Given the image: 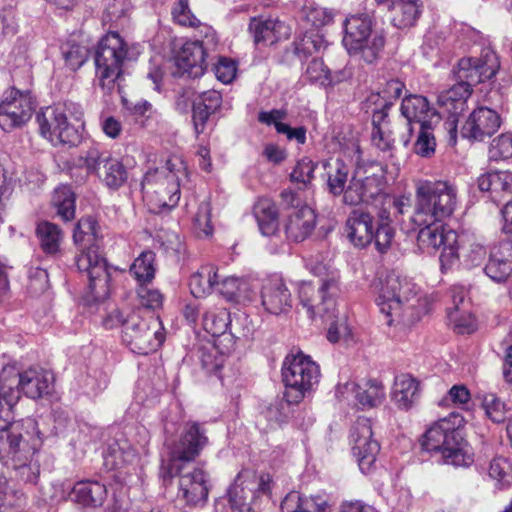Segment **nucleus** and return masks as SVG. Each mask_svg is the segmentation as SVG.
<instances>
[{
    "label": "nucleus",
    "instance_id": "obj_18",
    "mask_svg": "<svg viewBox=\"0 0 512 512\" xmlns=\"http://www.w3.org/2000/svg\"><path fill=\"white\" fill-rule=\"evenodd\" d=\"M349 444L361 472L364 474L370 473L380 451V445L373 436L370 419L359 417L355 421L351 427Z\"/></svg>",
    "mask_w": 512,
    "mask_h": 512
},
{
    "label": "nucleus",
    "instance_id": "obj_27",
    "mask_svg": "<svg viewBox=\"0 0 512 512\" xmlns=\"http://www.w3.org/2000/svg\"><path fill=\"white\" fill-rule=\"evenodd\" d=\"M485 274L495 282H504L512 275V242L495 245L484 268Z\"/></svg>",
    "mask_w": 512,
    "mask_h": 512
},
{
    "label": "nucleus",
    "instance_id": "obj_58",
    "mask_svg": "<svg viewBox=\"0 0 512 512\" xmlns=\"http://www.w3.org/2000/svg\"><path fill=\"white\" fill-rule=\"evenodd\" d=\"M482 407L487 417L493 422L500 423L504 421L506 406L495 394H486L482 400Z\"/></svg>",
    "mask_w": 512,
    "mask_h": 512
},
{
    "label": "nucleus",
    "instance_id": "obj_15",
    "mask_svg": "<svg viewBox=\"0 0 512 512\" xmlns=\"http://www.w3.org/2000/svg\"><path fill=\"white\" fill-rule=\"evenodd\" d=\"M415 295L414 284L406 278L389 275L381 284L376 298L382 314L387 317V324L391 325L396 319H401L403 307Z\"/></svg>",
    "mask_w": 512,
    "mask_h": 512
},
{
    "label": "nucleus",
    "instance_id": "obj_38",
    "mask_svg": "<svg viewBox=\"0 0 512 512\" xmlns=\"http://www.w3.org/2000/svg\"><path fill=\"white\" fill-rule=\"evenodd\" d=\"M421 14L420 0H398L392 7V23L399 29L413 26Z\"/></svg>",
    "mask_w": 512,
    "mask_h": 512
},
{
    "label": "nucleus",
    "instance_id": "obj_60",
    "mask_svg": "<svg viewBox=\"0 0 512 512\" xmlns=\"http://www.w3.org/2000/svg\"><path fill=\"white\" fill-rule=\"evenodd\" d=\"M395 229L391 225L378 224L376 231L373 230V241L375 248L380 253H386L395 238Z\"/></svg>",
    "mask_w": 512,
    "mask_h": 512
},
{
    "label": "nucleus",
    "instance_id": "obj_37",
    "mask_svg": "<svg viewBox=\"0 0 512 512\" xmlns=\"http://www.w3.org/2000/svg\"><path fill=\"white\" fill-rule=\"evenodd\" d=\"M26 504L24 493L6 477L0 476V512H22Z\"/></svg>",
    "mask_w": 512,
    "mask_h": 512
},
{
    "label": "nucleus",
    "instance_id": "obj_32",
    "mask_svg": "<svg viewBox=\"0 0 512 512\" xmlns=\"http://www.w3.org/2000/svg\"><path fill=\"white\" fill-rule=\"evenodd\" d=\"M478 188L481 191L490 192L492 198L499 200L506 194L512 193V172L491 171L479 176Z\"/></svg>",
    "mask_w": 512,
    "mask_h": 512
},
{
    "label": "nucleus",
    "instance_id": "obj_22",
    "mask_svg": "<svg viewBox=\"0 0 512 512\" xmlns=\"http://www.w3.org/2000/svg\"><path fill=\"white\" fill-rule=\"evenodd\" d=\"M206 57L207 48L203 41L185 42L174 57L177 68L175 73L179 76L187 75L191 78L200 77L207 66Z\"/></svg>",
    "mask_w": 512,
    "mask_h": 512
},
{
    "label": "nucleus",
    "instance_id": "obj_40",
    "mask_svg": "<svg viewBox=\"0 0 512 512\" xmlns=\"http://www.w3.org/2000/svg\"><path fill=\"white\" fill-rule=\"evenodd\" d=\"M217 291L229 301L250 299V286L244 278L227 276L217 279Z\"/></svg>",
    "mask_w": 512,
    "mask_h": 512
},
{
    "label": "nucleus",
    "instance_id": "obj_23",
    "mask_svg": "<svg viewBox=\"0 0 512 512\" xmlns=\"http://www.w3.org/2000/svg\"><path fill=\"white\" fill-rule=\"evenodd\" d=\"M248 32L254 44L261 47L272 46L289 36V28L278 18L258 16L252 17L248 25Z\"/></svg>",
    "mask_w": 512,
    "mask_h": 512
},
{
    "label": "nucleus",
    "instance_id": "obj_2",
    "mask_svg": "<svg viewBox=\"0 0 512 512\" xmlns=\"http://www.w3.org/2000/svg\"><path fill=\"white\" fill-rule=\"evenodd\" d=\"M485 58L484 61L477 58L459 60L456 72L459 82L438 96L439 105L449 113L444 127L452 144H455L457 139V115L464 111L466 101L472 93V85L492 78L497 72L499 65L496 55L487 52Z\"/></svg>",
    "mask_w": 512,
    "mask_h": 512
},
{
    "label": "nucleus",
    "instance_id": "obj_51",
    "mask_svg": "<svg viewBox=\"0 0 512 512\" xmlns=\"http://www.w3.org/2000/svg\"><path fill=\"white\" fill-rule=\"evenodd\" d=\"M437 124L419 126L418 136L414 143V152L421 157H430L435 152L436 140L433 128Z\"/></svg>",
    "mask_w": 512,
    "mask_h": 512
},
{
    "label": "nucleus",
    "instance_id": "obj_57",
    "mask_svg": "<svg viewBox=\"0 0 512 512\" xmlns=\"http://www.w3.org/2000/svg\"><path fill=\"white\" fill-rule=\"evenodd\" d=\"M171 15L175 23L185 27H197L200 21L191 12L186 0H178L172 7Z\"/></svg>",
    "mask_w": 512,
    "mask_h": 512
},
{
    "label": "nucleus",
    "instance_id": "obj_12",
    "mask_svg": "<svg viewBox=\"0 0 512 512\" xmlns=\"http://www.w3.org/2000/svg\"><path fill=\"white\" fill-rule=\"evenodd\" d=\"M282 377L288 401L299 403L320 378L319 366L303 352L288 355L282 366Z\"/></svg>",
    "mask_w": 512,
    "mask_h": 512
},
{
    "label": "nucleus",
    "instance_id": "obj_28",
    "mask_svg": "<svg viewBox=\"0 0 512 512\" xmlns=\"http://www.w3.org/2000/svg\"><path fill=\"white\" fill-rule=\"evenodd\" d=\"M401 113L408 123H418L419 126L438 124L440 115L432 108L428 100L420 95H410L403 99Z\"/></svg>",
    "mask_w": 512,
    "mask_h": 512
},
{
    "label": "nucleus",
    "instance_id": "obj_49",
    "mask_svg": "<svg viewBox=\"0 0 512 512\" xmlns=\"http://www.w3.org/2000/svg\"><path fill=\"white\" fill-rule=\"evenodd\" d=\"M403 82L391 79L386 82L380 92H373L367 97V103L377 104L381 107H391L393 101L400 97L403 89Z\"/></svg>",
    "mask_w": 512,
    "mask_h": 512
},
{
    "label": "nucleus",
    "instance_id": "obj_44",
    "mask_svg": "<svg viewBox=\"0 0 512 512\" xmlns=\"http://www.w3.org/2000/svg\"><path fill=\"white\" fill-rule=\"evenodd\" d=\"M458 247L461 249L459 257L461 256L464 263L469 267L479 266L486 258L485 246L474 237L458 238Z\"/></svg>",
    "mask_w": 512,
    "mask_h": 512
},
{
    "label": "nucleus",
    "instance_id": "obj_4",
    "mask_svg": "<svg viewBox=\"0 0 512 512\" xmlns=\"http://www.w3.org/2000/svg\"><path fill=\"white\" fill-rule=\"evenodd\" d=\"M311 272L319 278L318 287L308 281L301 282L299 302L310 319L325 323L337 318V302L343 293L340 272L326 266H315Z\"/></svg>",
    "mask_w": 512,
    "mask_h": 512
},
{
    "label": "nucleus",
    "instance_id": "obj_7",
    "mask_svg": "<svg viewBox=\"0 0 512 512\" xmlns=\"http://www.w3.org/2000/svg\"><path fill=\"white\" fill-rule=\"evenodd\" d=\"M3 395L10 397V403H17L20 393L31 399L43 398L53 392L55 377L52 371L32 366L19 371L15 365L4 366L0 373Z\"/></svg>",
    "mask_w": 512,
    "mask_h": 512
},
{
    "label": "nucleus",
    "instance_id": "obj_39",
    "mask_svg": "<svg viewBox=\"0 0 512 512\" xmlns=\"http://www.w3.org/2000/svg\"><path fill=\"white\" fill-rule=\"evenodd\" d=\"M156 255L146 250L137 256L130 265L129 272L137 283H151L156 275Z\"/></svg>",
    "mask_w": 512,
    "mask_h": 512
},
{
    "label": "nucleus",
    "instance_id": "obj_25",
    "mask_svg": "<svg viewBox=\"0 0 512 512\" xmlns=\"http://www.w3.org/2000/svg\"><path fill=\"white\" fill-rule=\"evenodd\" d=\"M104 464L117 472L114 475L116 481L126 483V477L136 474L138 455L134 448L127 443L112 445L104 456Z\"/></svg>",
    "mask_w": 512,
    "mask_h": 512
},
{
    "label": "nucleus",
    "instance_id": "obj_9",
    "mask_svg": "<svg viewBox=\"0 0 512 512\" xmlns=\"http://www.w3.org/2000/svg\"><path fill=\"white\" fill-rule=\"evenodd\" d=\"M342 43L350 55H357L366 63H374L385 45L381 31L372 29L368 15H352L344 22Z\"/></svg>",
    "mask_w": 512,
    "mask_h": 512
},
{
    "label": "nucleus",
    "instance_id": "obj_30",
    "mask_svg": "<svg viewBox=\"0 0 512 512\" xmlns=\"http://www.w3.org/2000/svg\"><path fill=\"white\" fill-rule=\"evenodd\" d=\"M72 502L84 508H98L107 498V488L98 481L81 480L72 487Z\"/></svg>",
    "mask_w": 512,
    "mask_h": 512
},
{
    "label": "nucleus",
    "instance_id": "obj_42",
    "mask_svg": "<svg viewBox=\"0 0 512 512\" xmlns=\"http://www.w3.org/2000/svg\"><path fill=\"white\" fill-rule=\"evenodd\" d=\"M37 237L42 250L46 254H56L59 251L63 240V233L60 228L51 222H41L36 229Z\"/></svg>",
    "mask_w": 512,
    "mask_h": 512
},
{
    "label": "nucleus",
    "instance_id": "obj_48",
    "mask_svg": "<svg viewBox=\"0 0 512 512\" xmlns=\"http://www.w3.org/2000/svg\"><path fill=\"white\" fill-rule=\"evenodd\" d=\"M53 206L56 208L57 214L64 220L69 221L75 215V196L68 186H60L55 189L53 198Z\"/></svg>",
    "mask_w": 512,
    "mask_h": 512
},
{
    "label": "nucleus",
    "instance_id": "obj_33",
    "mask_svg": "<svg viewBox=\"0 0 512 512\" xmlns=\"http://www.w3.org/2000/svg\"><path fill=\"white\" fill-rule=\"evenodd\" d=\"M230 324V314L225 308H211L205 311L202 325L205 331L213 337L222 338L219 343L231 342L232 334L227 333Z\"/></svg>",
    "mask_w": 512,
    "mask_h": 512
},
{
    "label": "nucleus",
    "instance_id": "obj_8",
    "mask_svg": "<svg viewBox=\"0 0 512 512\" xmlns=\"http://www.w3.org/2000/svg\"><path fill=\"white\" fill-rule=\"evenodd\" d=\"M128 55L127 43L116 32H108L99 41L94 56L95 81L104 93L115 90Z\"/></svg>",
    "mask_w": 512,
    "mask_h": 512
},
{
    "label": "nucleus",
    "instance_id": "obj_34",
    "mask_svg": "<svg viewBox=\"0 0 512 512\" xmlns=\"http://www.w3.org/2000/svg\"><path fill=\"white\" fill-rule=\"evenodd\" d=\"M254 216L259 230L264 236H271L278 230V209L273 200L267 197L259 198L254 205Z\"/></svg>",
    "mask_w": 512,
    "mask_h": 512
},
{
    "label": "nucleus",
    "instance_id": "obj_47",
    "mask_svg": "<svg viewBox=\"0 0 512 512\" xmlns=\"http://www.w3.org/2000/svg\"><path fill=\"white\" fill-rule=\"evenodd\" d=\"M53 206L56 208L57 214L64 220L69 221L75 215V196L68 186H60L55 189L53 198Z\"/></svg>",
    "mask_w": 512,
    "mask_h": 512
},
{
    "label": "nucleus",
    "instance_id": "obj_20",
    "mask_svg": "<svg viewBox=\"0 0 512 512\" xmlns=\"http://www.w3.org/2000/svg\"><path fill=\"white\" fill-rule=\"evenodd\" d=\"M33 109L29 93L15 88L7 90L0 102V126L9 130L25 124L31 118Z\"/></svg>",
    "mask_w": 512,
    "mask_h": 512
},
{
    "label": "nucleus",
    "instance_id": "obj_5",
    "mask_svg": "<svg viewBox=\"0 0 512 512\" xmlns=\"http://www.w3.org/2000/svg\"><path fill=\"white\" fill-rule=\"evenodd\" d=\"M75 243H80L85 249L77 256L76 264L81 272L89 279V292L96 300L105 299L109 294L110 275L105 258L98 252L95 244L97 239V222L86 217L78 221L73 235Z\"/></svg>",
    "mask_w": 512,
    "mask_h": 512
},
{
    "label": "nucleus",
    "instance_id": "obj_1",
    "mask_svg": "<svg viewBox=\"0 0 512 512\" xmlns=\"http://www.w3.org/2000/svg\"><path fill=\"white\" fill-rule=\"evenodd\" d=\"M458 205V189L449 181H422L416 187V204L411 218L419 228L417 248L428 254L440 248L442 270L459 259L458 234L444 225Z\"/></svg>",
    "mask_w": 512,
    "mask_h": 512
},
{
    "label": "nucleus",
    "instance_id": "obj_14",
    "mask_svg": "<svg viewBox=\"0 0 512 512\" xmlns=\"http://www.w3.org/2000/svg\"><path fill=\"white\" fill-rule=\"evenodd\" d=\"M175 474L179 475L178 497L192 506L206 502L209 493L208 475L203 468L169 464L167 469L164 466L161 469V476L164 479L171 478Z\"/></svg>",
    "mask_w": 512,
    "mask_h": 512
},
{
    "label": "nucleus",
    "instance_id": "obj_17",
    "mask_svg": "<svg viewBox=\"0 0 512 512\" xmlns=\"http://www.w3.org/2000/svg\"><path fill=\"white\" fill-rule=\"evenodd\" d=\"M283 202L292 208L285 223V233L289 240L302 242L316 227V213L312 207L302 204L300 196L291 190L281 193Z\"/></svg>",
    "mask_w": 512,
    "mask_h": 512
},
{
    "label": "nucleus",
    "instance_id": "obj_35",
    "mask_svg": "<svg viewBox=\"0 0 512 512\" xmlns=\"http://www.w3.org/2000/svg\"><path fill=\"white\" fill-rule=\"evenodd\" d=\"M282 512H330L326 500L320 497H302L299 492L288 493L281 502Z\"/></svg>",
    "mask_w": 512,
    "mask_h": 512
},
{
    "label": "nucleus",
    "instance_id": "obj_50",
    "mask_svg": "<svg viewBox=\"0 0 512 512\" xmlns=\"http://www.w3.org/2000/svg\"><path fill=\"white\" fill-rule=\"evenodd\" d=\"M61 52L65 64L73 71L79 69L88 59V48L74 42L63 44Z\"/></svg>",
    "mask_w": 512,
    "mask_h": 512
},
{
    "label": "nucleus",
    "instance_id": "obj_6",
    "mask_svg": "<svg viewBox=\"0 0 512 512\" xmlns=\"http://www.w3.org/2000/svg\"><path fill=\"white\" fill-rule=\"evenodd\" d=\"M187 176V165L183 157L172 154L161 168L145 173L141 183L143 196L155 208L171 209L180 200V185Z\"/></svg>",
    "mask_w": 512,
    "mask_h": 512
},
{
    "label": "nucleus",
    "instance_id": "obj_54",
    "mask_svg": "<svg viewBox=\"0 0 512 512\" xmlns=\"http://www.w3.org/2000/svg\"><path fill=\"white\" fill-rule=\"evenodd\" d=\"M291 404L295 403L288 401L287 397L284 395V398L275 399L269 404L264 411V416L269 422L280 425L286 422L290 417L292 412Z\"/></svg>",
    "mask_w": 512,
    "mask_h": 512
},
{
    "label": "nucleus",
    "instance_id": "obj_31",
    "mask_svg": "<svg viewBox=\"0 0 512 512\" xmlns=\"http://www.w3.org/2000/svg\"><path fill=\"white\" fill-rule=\"evenodd\" d=\"M420 397V384L409 374L395 377L391 399L401 410L410 409Z\"/></svg>",
    "mask_w": 512,
    "mask_h": 512
},
{
    "label": "nucleus",
    "instance_id": "obj_41",
    "mask_svg": "<svg viewBox=\"0 0 512 512\" xmlns=\"http://www.w3.org/2000/svg\"><path fill=\"white\" fill-rule=\"evenodd\" d=\"M98 176L110 189H118L128 177L124 165L118 159L109 156L103 159V166Z\"/></svg>",
    "mask_w": 512,
    "mask_h": 512
},
{
    "label": "nucleus",
    "instance_id": "obj_19",
    "mask_svg": "<svg viewBox=\"0 0 512 512\" xmlns=\"http://www.w3.org/2000/svg\"><path fill=\"white\" fill-rule=\"evenodd\" d=\"M384 187L385 178L382 172L365 177L355 175L344 192L343 202L350 206L380 203L384 195Z\"/></svg>",
    "mask_w": 512,
    "mask_h": 512
},
{
    "label": "nucleus",
    "instance_id": "obj_10",
    "mask_svg": "<svg viewBox=\"0 0 512 512\" xmlns=\"http://www.w3.org/2000/svg\"><path fill=\"white\" fill-rule=\"evenodd\" d=\"M72 116L79 121L82 112L80 106L71 102L41 109L36 116L40 134L53 145H76L81 136L78 129L68 120Z\"/></svg>",
    "mask_w": 512,
    "mask_h": 512
},
{
    "label": "nucleus",
    "instance_id": "obj_36",
    "mask_svg": "<svg viewBox=\"0 0 512 512\" xmlns=\"http://www.w3.org/2000/svg\"><path fill=\"white\" fill-rule=\"evenodd\" d=\"M218 269L214 265H203L189 280L191 294L196 298L205 297L216 289Z\"/></svg>",
    "mask_w": 512,
    "mask_h": 512
},
{
    "label": "nucleus",
    "instance_id": "obj_16",
    "mask_svg": "<svg viewBox=\"0 0 512 512\" xmlns=\"http://www.w3.org/2000/svg\"><path fill=\"white\" fill-rule=\"evenodd\" d=\"M8 430L7 441L11 454L21 456L27 460L30 456L40 450L44 442V432L40 428L39 422L34 418H25L20 421L11 420Z\"/></svg>",
    "mask_w": 512,
    "mask_h": 512
},
{
    "label": "nucleus",
    "instance_id": "obj_59",
    "mask_svg": "<svg viewBox=\"0 0 512 512\" xmlns=\"http://www.w3.org/2000/svg\"><path fill=\"white\" fill-rule=\"evenodd\" d=\"M315 168L316 164L311 159L303 157L296 163L291 172V180L306 186L311 183L314 178Z\"/></svg>",
    "mask_w": 512,
    "mask_h": 512
},
{
    "label": "nucleus",
    "instance_id": "obj_43",
    "mask_svg": "<svg viewBox=\"0 0 512 512\" xmlns=\"http://www.w3.org/2000/svg\"><path fill=\"white\" fill-rule=\"evenodd\" d=\"M324 167L327 169L329 191L333 195H344L349 167L341 159L325 162Z\"/></svg>",
    "mask_w": 512,
    "mask_h": 512
},
{
    "label": "nucleus",
    "instance_id": "obj_55",
    "mask_svg": "<svg viewBox=\"0 0 512 512\" xmlns=\"http://www.w3.org/2000/svg\"><path fill=\"white\" fill-rule=\"evenodd\" d=\"M489 158L493 161L512 158V133H502L492 140L489 147Z\"/></svg>",
    "mask_w": 512,
    "mask_h": 512
},
{
    "label": "nucleus",
    "instance_id": "obj_29",
    "mask_svg": "<svg viewBox=\"0 0 512 512\" xmlns=\"http://www.w3.org/2000/svg\"><path fill=\"white\" fill-rule=\"evenodd\" d=\"M373 229V217L365 211H352L346 221L347 237L359 248H364L373 241Z\"/></svg>",
    "mask_w": 512,
    "mask_h": 512
},
{
    "label": "nucleus",
    "instance_id": "obj_26",
    "mask_svg": "<svg viewBox=\"0 0 512 512\" xmlns=\"http://www.w3.org/2000/svg\"><path fill=\"white\" fill-rule=\"evenodd\" d=\"M291 293L280 277L265 281L261 288V304L265 311L273 315L286 313L290 310Z\"/></svg>",
    "mask_w": 512,
    "mask_h": 512
},
{
    "label": "nucleus",
    "instance_id": "obj_53",
    "mask_svg": "<svg viewBox=\"0 0 512 512\" xmlns=\"http://www.w3.org/2000/svg\"><path fill=\"white\" fill-rule=\"evenodd\" d=\"M193 230L198 237H209L213 233L211 223V205L209 202H202L198 206L193 217Z\"/></svg>",
    "mask_w": 512,
    "mask_h": 512
},
{
    "label": "nucleus",
    "instance_id": "obj_13",
    "mask_svg": "<svg viewBox=\"0 0 512 512\" xmlns=\"http://www.w3.org/2000/svg\"><path fill=\"white\" fill-rule=\"evenodd\" d=\"M272 477L269 473L257 475L249 469L241 470L228 490L232 508L240 512H251L253 505L262 497L271 493Z\"/></svg>",
    "mask_w": 512,
    "mask_h": 512
},
{
    "label": "nucleus",
    "instance_id": "obj_3",
    "mask_svg": "<svg viewBox=\"0 0 512 512\" xmlns=\"http://www.w3.org/2000/svg\"><path fill=\"white\" fill-rule=\"evenodd\" d=\"M464 419L458 413L433 423L425 432L422 440L424 450L434 453L447 465L467 467L473 463V450L462 436L460 427Z\"/></svg>",
    "mask_w": 512,
    "mask_h": 512
},
{
    "label": "nucleus",
    "instance_id": "obj_62",
    "mask_svg": "<svg viewBox=\"0 0 512 512\" xmlns=\"http://www.w3.org/2000/svg\"><path fill=\"white\" fill-rule=\"evenodd\" d=\"M306 77L311 83H316L321 86L329 85L331 80L329 70L324 65L321 59H313L306 68Z\"/></svg>",
    "mask_w": 512,
    "mask_h": 512
},
{
    "label": "nucleus",
    "instance_id": "obj_63",
    "mask_svg": "<svg viewBox=\"0 0 512 512\" xmlns=\"http://www.w3.org/2000/svg\"><path fill=\"white\" fill-rule=\"evenodd\" d=\"M323 45V39L318 34H306L295 42V53L299 57H306L319 51Z\"/></svg>",
    "mask_w": 512,
    "mask_h": 512
},
{
    "label": "nucleus",
    "instance_id": "obj_24",
    "mask_svg": "<svg viewBox=\"0 0 512 512\" xmlns=\"http://www.w3.org/2000/svg\"><path fill=\"white\" fill-rule=\"evenodd\" d=\"M501 125L498 113L487 107L475 109L466 120L461 129L464 138L482 141L485 137L494 134Z\"/></svg>",
    "mask_w": 512,
    "mask_h": 512
},
{
    "label": "nucleus",
    "instance_id": "obj_56",
    "mask_svg": "<svg viewBox=\"0 0 512 512\" xmlns=\"http://www.w3.org/2000/svg\"><path fill=\"white\" fill-rule=\"evenodd\" d=\"M151 283H137L136 293L139 303L148 309H158L162 306L164 296L159 289L150 286Z\"/></svg>",
    "mask_w": 512,
    "mask_h": 512
},
{
    "label": "nucleus",
    "instance_id": "obj_46",
    "mask_svg": "<svg viewBox=\"0 0 512 512\" xmlns=\"http://www.w3.org/2000/svg\"><path fill=\"white\" fill-rule=\"evenodd\" d=\"M385 399V389L381 382L368 380L359 384L358 408L369 409L380 405Z\"/></svg>",
    "mask_w": 512,
    "mask_h": 512
},
{
    "label": "nucleus",
    "instance_id": "obj_21",
    "mask_svg": "<svg viewBox=\"0 0 512 512\" xmlns=\"http://www.w3.org/2000/svg\"><path fill=\"white\" fill-rule=\"evenodd\" d=\"M208 444L205 429L197 422L186 423L179 440L171 448L170 464L193 461Z\"/></svg>",
    "mask_w": 512,
    "mask_h": 512
},
{
    "label": "nucleus",
    "instance_id": "obj_61",
    "mask_svg": "<svg viewBox=\"0 0 512 512\" xmlns=\"http://www.w3.org/2000/svg\"><path fill=\"white\" fill-rule=\"evenodd\" d=\"M108 156L101 153L97 148H91L79 156L77 164L81 168H85L88 173L101 171L103 166V159Z\"/></svg>",
    "mask_w": 512,
    "mask_h": 512
},
{
    "label": "nucleus",
    "instance_id": "obj_52",
    "mask_svg": "<svg viewBox=\"0 0 512 512\" xmlns=\"http://www.w3.org/2000/svg\"><path fill=\"white\" fill-rule=\"evenodd\" d=\"M17 456L12 454L16 477L26 483H36L40 469L38 462L34 460V456H30L27 460L23 455L21 460Z\"/></svg>",
    "mask_w": 512,
    "mask_h": 512
},
{
    "label": "nucleus",
    "instance_id": "obj_64",
    "mask_svg": "<svg viewBox=\"0 0 512 512\" xmlns=\"http://www.w3.org/2000/svg\"><path fill=\"white\" fill-rule=\"evenodd\" d=\"M449 318L454 324V329L460 334H470L476 329V320L471 313L459 311H451Z\"/></svg>",
    "mask_w": 512,
    "mask_h": 512
},
{
    "label": "nucleus",
    "instance_id": "obj_45",
    "mask_svg": "<svg viewBox=\"0 0 512 512\" xmlns=\"http://www.w3.org/2000/svg\"><path fill=\"white\" fill-rule=\"evenodd\" d=\"M487 472L498 489L507 488L512 484V462L506 457H494L489 463Z\"/></svg>",
    "mask_w": 512,
    "mask_h": 512
},
{
    "label": "nucleus",
    "instance_id": "obj_11",
    "mask_svg": "<svg viewBox=\"0 0 512 512\" xmlns=\"http://www.w3.org/2000/svg\"><path fill=\"white\" fill-rule=\"evenodd\" d=\"M164 340V329L159 317L144 316L140 311H133L126 316L122 341L132 352L146 355L156 351Z\"/></svg>",
    "mask_w": 512,
    "mask_h": 512
}]
</instances>
